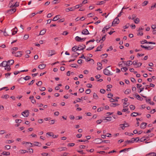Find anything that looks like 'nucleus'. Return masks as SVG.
<instances>
[{
  "label": "nucleus",
  "instance_id": "f257e3e1",
  "mask_svg": "<svg viewBox=\"0 0 156 156\" xmlns=\"http://www.w3.org/2000/svg\"><path fill=\"white\" fill-rule=\"evenodd\" d=\"M122 102H123V108L126 107L130 105V103L127 101H128V98H124V99L122 100Z\"/></svg>",
  "mask_w": 156,
  "mask_h": 156
},
{
  "label": "nucleus",
  "instance_id": "f03ea898",
  "mask_svg": "<svg viewBox=\"0 0 156 156\" xmlns=\"http://www.w3.org/2000/svg\"><path fill=\"white\" fill-rule=\"evenodd\" d=\"M133 65L135 66L136 65V67H139L142 65V63L141 62L138 63L137 60L134 61L133 62Z\"/></svg>",
  "mask_w": 156,
  "mask_h": 156
},
{
  "label": "nucleus",
  "instance_id": "7ed1b4c3",
  "mask_svg": "<svg viewBox=\"0 0 156 156\" xmlns=\"http://www.w3.org/2000/svg\"><path fill=\"white\" fill-rule=\"evenodd\" d=\"M103 72L106 75L109 76L112 75V73H111L110 71L107 68L104 69Z\"/></svg>",
  "mask_w": 156,
  "mask_h": 156
},
{
  "label": "nucleus",
  "instance_id": "20e7f679",
  "mask_svg": "<svg viewBox=\"0 0 156 156\" xmlns=\"http://www.w3.org/2000/svg\"><path fill=\"white\" fill-rule=\"evenodd\" d=\"M119 22V20L118 17H116L114 20L112 24V26H114V25L118 24Z\"/></svg>",
  "mask_w": 156,
  "mask_h": 156
},
{
  "label": "nucleus",
  "instance_id": "39448f33",
  "mask_svg": "<svg viewBox=\"0 0 156 156\" xmlns=\"http://www.w3.org/2000/svg\"><path fill=\"white\" fill-rule=\"evenodd\" d=\"M29 114V112L28 110H25L22 113V115L24 117H28Z\"/></svg>",
  "mask_w": 156,
  "mask_h": 156
},
{
  "label": "nucleus",
  "instance_id": "423d86ee",
  "mask_svg": "<svg viewBox=\"0 0 156 156\" xmlns=\"http://www.w3.org/2000/svg\"><path fill=\"white\" fill-rule=\"evenodd\" d=\"M46 134L50 136H52L53 138H56L58 136V135H55L53 134V133L52 132L47 133Z\"/></svg>",
  "mask_w": 156,
  "mask_h": 156
},
{
  "label": "nucleus",
  "instance_id": "0eeeda50",
  "mask_svg": "<svg viewBox=\"0 0 156 156\" xmlns=\"http://www.w3.org/2000/svg\"><path fill=\"white\" fill-rule=\"evenodd\" d=\"M48 57L51 56L55 54V51L54 50H49L48 51Z\"/></svg>",
  "mask_w": 156,
  "mask_h": 156
},
{
  "label": "nucleus",
  "instance_id": "6e6552de",
  "mask_svg": "<svg viewBox=\"0 0 156 156\" xmlns=\"http://www.w3.org/2000/svg\"><path fill=\"white\" fill-rule=\"evenodd\" d=\"M16 11V9L15 8H12L8 10L7 12L9 14H12L15 12Z\"/></svg>",
  "mask_w": 156,
  "mask_h": 156
},
{
  "label": "nucleus",
  "instance_id": "1a4fd4ad",
  "mask_svg": "<svg viewBox=\"0 0 156 156\" xmlns=\"http://www.w3.org/2000/svg\"><path fill=\"white\" fill-rule=\"evenodd\" d=\"M141 44H144V43H146V44H155V43L154 42H148L147 41L145 40L144 41H141Z\"/></svg>",
  "mask_w": 156,
  "mask_h": 156
},
{
  "label": "nucleus",
  "instance_id": "9d476101",
  "mask_svg": "<svg viewBox=\"0 0 156 156\" xmlns=\"http://www.w3.org/2000/svg\"><path fill=\"white\" fill-rule=\"evenodd\" d=\"M86 48V46L84 45H79V46L77 48L78 50H83L85 49Z\"/></svg>",
  "mask_w": 156,
  "mask_h": 156
},
{
  "label": "nucleus",
  "instance_id": "9b49d317",
  "mask_svg": "<svg viewBox=\"0 0 156 156\" xmlns=\"http://www.w3.org/2000/svg\"><path fill=\"white\" fill-rule=\"evenodd\" d=\"M83 34L87 35L89 34V32L87 29H85L83 30L81 32Z\"/></svg>",
  "mask_w": 156,
  "mask_h": 156
},
{
  "label": "nucleus",
  "instance_id": "f8f14e48",
  "mask_svg": "<svg viewBox=\"0 0 156 156\" xmlns=\"http://www.w3.org/2000/svg\"><path fill=\"white\" fill-rule=\"evenodd\" d=\"M22 51H19L16 53L15 56L17 57H20L22 55Z\"/></svg>",
  "mask_w": 156,
  "mask_h": 156
},
{
  "label": "nucleus",
  "instance_id": "ddd939ff",
  "mask_svg": "<svg viewBox=\"0 0 156 156\" xmlns=\"http://www.w3.org/2000/svg\"><path fill=\"white\" fill-rule=\"evenodd\" d=\"M146 101L147 103L148 102L149 104L152 105H154V103L153 102H152L151 101V100L150 98H146Z\"/></svg>",
  "mask_w": 156,
  "mask_h": 156
},
{
  "label": "nucleus",
  "instance_id": "4468645a",
  "mask_svg": "<svg viewBox=\"0 0 156 156\" xmlns=\"http://www.w3.org/2000/svg\"><path fill=\"white\" fill-rule=\"evenodd\" d=\"M147 123L145 122H142L140 125V127L141 129H144L146 127Z\"/></svg>",
  "mask_w": 156,
  "mask_h": 156
},
{
  "label": "nucleus",
  "instance_id": "2eb2a0df",
  "mask_svg": "<svg viewBox=\"0 0 156 156\" xmlns=\"http://www.w3.org/2000/svg\"><path fill=\"white\" fill-rule=\"evenodd\" d=\"M46 66V65L42 64L39 65L38 66V68L40 69H43Z\"/></svg>",
  "mask_w": 156,
  "mask_h": 156
},
{
  "label": "nucleus",
  "instance_id": "dca6fc26",
  "mask_svg": "<svg viewBox=\"0 0 156 156\" xmlns=\"http://www.w3.org/2000/svg\"><path fill=\"white\" fill-rule=\"evenodd\" d=\"M141 115V114H140L137 112H134L131 114V116L133 117H136L137 115Z\"/></svg>",
  "mask_w": 156,
  "mask_h": 156
},
{
  "label": "nucleus",
  "instance_id": "f3484780",
  "mask_svg": "<svg viewBox=\"0 0 156 156\" xmlns=\"http://www.w3.org/2000/svg\"><path fill=\"white\" fill-rule=\"evenodd\" d=\"M84 59L87 62L92 61V64H94V61L93 59H92L88 57H85V58H84Z\"/></svg>",
  "mask_w": 156,
  "mask_h": 156
},
{
  "label": "nucleus",
  "instance_id": "a211bd4d",
  "mask_svg": "<svg viewBox=\"0 0 156 156\" xmlns=\"http://www.w3.org/2000/svg\"><path fill=\"white\" fill-rule=\"evenodd\" d=\"M46 29H44L40 31L39 35H43L46 33Z\"/></svg>",
  "mask_w": 156,
  "mask_h": 156
},
{
  "label": "nucleus",
  "instance_id": "6ab92c4d",
  "mask_svg": "<svg viewBox=\"0 0 156 156\" xmlns=\"http://www.w3.org/2000/svg\"><path fill=\"white\" fill-rule=\"evenodd\" d=\"M74 10V7H71L70 8H66L65 9V11L66 12H69L70 11H73Z\"/></svg>",
  "mask_w": 156,
  "mask_h": 156
},
{
  "label": "nucleus",
  "instance_id": "aec40b11",
  "mask_svg": "<svg viewBox=\"0 0 156 156\" xmlns=\"http://www.w3.org/2000/svg\"><path fill=\"white\" fill-rule=\"evenodd\" d=\"M60 16L59 15H58L55 16L53 19L52 21H56L57 20H58L60 19Z\"/></svg>",
  "mask_w": 156,
  "mask_h": 156
},
{
  "label": "nucleus",
  "instance_id": "412c9836",
  "mask_svg": "<svg viewBox=\"0 0 156 156\" xmlns=\"http://www.w3.org/2000/svg\"><path fill=\"white\" fill-rule=\"evenodd\" d=\"M103 45V44H101L97 48V49L95 51H100L101 49L102 48Z\"/></svg>",
  "mask_w": 156,
  "mask_h": 156
},
{
  "label": "nucleus",
  "instance_id": "4be33fe9",
  "mask_svg": "<svg viewBox=\"0 0 156 156\" xmlns=\"http://www.w3.org/2000/svg\"><path fill=\"white\" fill-rule=\"evenodd\" d=\"M83 101V100L80 98H78V99L74 101L73 103L74 104H76L77 102H82Z\"/></svg>",
  "mask_w": 156,
  "mask_h": 156
},
{
  "label": "nucleus",
  "instance_id": "5701e85b",
  "mask_svg": "<svg viewBox=\"0 0 156 156\" xmlns=\"http://www.w3.org/2000/svg\"><path fill=\"white\" fill-rule=\"evenodd\" d=\"M5 68V70H7L8 71H9L11 69V68H10V66L8 64L7 66H6Z\"/></svg>",
  "mask_w": 156,
  "mask_h": 156
},
{
  "label": "nucleus",
  "instance_id": "b1692460",
  "mask_svg": "<svg viewBox=\"0 0 156 156\" xmlns=\"http://www.w3.org/2000/svg\"><path fill=\"white\" fill-rule=\"evenodd\" d=\"M119 126H126V127H128L129 126V124L128 123L126 122H124V124H120L119 125Z\"/></svg>",
  "mask_w": 156,
  "mask_h": 156
},
{
  "label": "nucleus",
  "instance_id": "393cba45",
  "mask_svg": "<svg viewBox=\"0 0 156 156\" xmlns=\"http://www.w3.org/2000/svg\"><path fill=\"white\" fill-rule=\"evenodd\" d=\"M1 154L5 155H9L10 154V153L9 152L3 151Z\"/></svg>",
  "mask_w": 156,
  "mask_h": 156
},
{
  "label": "nucleus",
  "instance_id": "a878e982",
  "mask_svg": "<svg viewBox=\"0 0 156 156\" xmlns=\"http://www.w3.org/2000/svg\"><path fill=\"white\" fill-rule=\"evenodd\" d=\"M34 143L35 144H34V146H38L39 147L41 146V143H39L38 142L35 141L34 142Z\"/></svg>",
  "mask_w": 156,
  "mask_h": 156
},
{
  "label": "nucleus",
  "instance_id": "bb28decb",
  "mask_svg": "<svg viewBox=\"0 0 156 156\" xmlns=\"http://www.w3.org/2000/svg\"><path fill=\"white\" fill-rule=\"evenodd\" d=\"M77 48L78 47L76 46H75L73 47L72 48V51H74V52H76V51L77 50H78Z\"/></svg>",
  "mask_w": 156,
  "mask_h": 156
},
{
  "label": "nucleus",
  "instance_id": "cd10ccee",
  "mask_svg": "<svg viewBox=\"0 0 156 156\" xmlns=\"http://www.w3.org/2000/svg\"><path fill=\"white\" fill-rule=\"evenodd\" d=\"M2 66L3 67H5L9 64L6 61H4L2 62Z\"/></svg>",
  "mask_w": 156,
  "mask_h": 156
},
{
  "label": "nucleus",
  "instance_id": "c85d7f7f",
  "mask_svg": "<svg viewBox=\"0 0 156 156\" xmlns=\"http://www.w3.org/2000/svg\"><path fill=\"white\" fill-rule=\"evenodd\" d=\"M7 62L8 64L12 65L14 63V61L13 60L11 59L8 61Z\"/></svg>",
  "mask_w": 156,
  "mask_h": 156
},
{
  "label": "nucleus",
  "instance_id": "c756f323",
  "mask_svg": "<svg viewBox=\"0 0 156 156\" xmlns=\"http://www.w3.org/2000/svg\"><path fill=\"white\" fill-rule=\"evenodd\" d=\"M132 148H126L123 149L122 150L120 151L119 153H121L123 152H124L125 151H128V150Z\"/></svg>",
  "mask_w": 156,
  "mask_h": 156
},
{
  "label": "nucleus",
  "instance_id": "7c9ffc66",
  "mask_svg": "<svg viewBox=\"0 0 156 156\" xmlns=\"http://www.w3.org/2000/svg\"><path fill=\"white\" fill-rule=\"evenodd\" d=\"M112 118L111 116L107 117L105 119V120H106L107 121H110L112 120Z\"/></svg>",
  "mask_w": 156,
  "mask_h": 156
},
{
  "label": "nucleus",
  "instance_id": "2f4dec72",
  "mask_svg": "<svg viewBox=\"0 0 156 156\" xmlns=\"http://www.w3.org/2000/svg\"><path fill=\"white\" fill-rule=\"evenodd\" d=\"M134 21L135 23L138 24L140 22V20L139 18H137L134 20Z\"/></svg>",
  "mask_w": 156,
  "mask_h": 156
},
{
  "label": "nucleus",
  "instance_id": "473e14b6",
  "mask_svg": "<svg viewBox=\"0 0 156 156\" xmlns=\"http://www.w3.org/2000/svg\"><path fill=\"white\" fill-rule=\"evenodd\" d=\"M130 92L131 90L130 89H127L125 90L124 93L125 94H128L130 93Z\"/></svg>",
  "mask_w": 156,
  "mask_h": 156
},
{
  "label": "nucleus",
  "instance_id": "72a5a7b5",
  "mask_svg": "<svg viewBox=\"0 0 156 156\" xmlns=\"http://www.w3.org/2000/svg\"><path fill=\"white\" fill-rule=\"evenodd\" d=\"M23 79L25 80H28L30 79V76H27L26 77H23Z\"/></svg>",
  "mask_w": 156,
  "mask_h": 156
},
{
  "label": "nucleus",
  "instance_id": "f704fd0d",
  "mask_svg": "<svg viewBox=\"0 0 156 156\" xmlns=\"http://www.w3.org/2000/svg\"><path fill=\"white\" fill-rule=\"evenodd\" d=\"M82 6V4H80V5H77L75 6V7H74V10L76 9L79 8L80 7H81Z\"/></svg>",
  "mask_w": 156,
  "mask_h": 156
},
{
  "label": "nucleus",
  "instance_id": "c9c22d12",
  "mask_svg": "<svg viewBox=\"0 0 156 156\" xmlns=\"http://www.w3.org/2000/svg\"><path fill=\"white\" fill-rule=\"evenodd\" d=\"M153 48L152 47H151V46H149L148 47L146 46L145 49L148 50H150L153 49Z\"/></svg>",
  "mask_w": 156,
  "mask_h": 156
},
{
  "label": "nucleus",
  "instance_id": "e433bc0d",
  "mask_svg": "<svg viewBox=\"0 0 156 156\" xmlns=\"http://www.w3.org/2000/svg\"><path fill=\"white\" fill-rule=\"evenodd\" d=\"M119 105V104H117L116 103H115L111 104L110 105V106L111 107H115L116 106H118V105Z\"/></svg>",
  "mask_w": 156,
  "mask_h": 156
},
{
  "label": "nucleus",
  "instance_id": "4c0bfd02",
  "mask_svg": "<svg viewBox=\"0 0 156 156\" xmlns=\"http://www.w3.org/2000/svg\"><path fill=\"white\" fill-rule=\"evenodd\" d=\"M42 82L41 81H38L36 84L38 86H41L42 85Z\"/></svg>",
  "mask_w": 156,
  "mask_h": 156
},
{
  "label": "nucleus",
  "instance_id": "58836bf2",
  "mask_svg": "<svg viewBox=\"0 0 156 156\" xmlns=\"http://www.w3.org/2000/svg\"><path fill=\"white\" fill-rule=\"evenodd\" d=\"M132 64H133V62H132L131 61H128L126 62V65L128 66H129Z\"/></svg>",
  "mask_w": 156,
  "mask_h": 156
},
{
  "label": "nucleus",
  "instance_id": "ea45409f",
  "mask_svg": "<svg viewBox=\"0 0 156 156\" xmlns=\"http://www.w3.org/2000/svg\"><path fill=\"white\" fill-rule=\"evenodd\" d=\"M75 39L76 41L80 42L81 38L78 36H76L75 37Z\"/></svg>",
  "mask_w": 156,
  "mask_h": 156
},
{
  "label": "nucleus",
  "instance_id": "a19ab883",
  "mask_svg": "<svg viewBox=\"0 0 156 156\" xmlns=\"http://www.w3.org/2000/svg\"><path fill=\"white\" fill-rule=\"evenodd\" d=\"M128 69L126 67H123L121 69V70L122 72H126Z\"/></svg>",
  "mask_w": 156,
  "mask_h": 156
},
{
  "label": "nucleus",
  "instance_id": "79ce46f5",
  "mask_svg": "<svg viewBox=\"0 0 156 156\" xmlns=\"http://www.w3.org/2000/svg\"><path fill=\"white\" fill-rule=\"evenodd\" d=\"M104 109V108L103 107H101L98 108L97 111L98 112H99L101 111H102Z\"/></svg>",
  "mask_w": 156,
  "mask_h": 156
},
{
  "label": "nucleus",
  "instance_id": "37998d69",
  "mask_svg": "<svg viewBox=\"0 0 156 156\" xmlns=\"http://www.w3.org/2000/svg\"><path fill=\"white\" fill-rule=\"evenodd\" d=\"M29 99L33 104L36 103V100L34 98H29Z\"/></svg>",
  "mask_w": 156,
  "mask_h": 156
},
{
  "label": "nucleus",
  "instance_id": "c03bdc74",
  "mask_svg": "<svg viewBox=\"0 0 156 156\" xmlns=\"http://www.w3.org/2000/svg\"><path fill=\"white\" fill-rule=\"evenodd\" d=\"M109 101L111 102L118 101V100L117 99H115L113 98H111V99H110Z\"/></svg>",
  "mask_w": 156,
  "mask_h": 156
},
{
  "label": "nucleus",
  "instance_id": "a18cd8bd",
  "mask_svg": "<svg viewBox=\"0 0 156 156\" xmlns=\"http://www.w3.org/2000/svg\"><path fill=\"white\" fill-rule=\"evenodd\" d=\"M15 122L17 123H20L22 122V120L21 119H16Z\"/></svg>",
  "mask_w": 156,
  "mask_h": 156
},
{
  "label": "nucleus",
  "instance_id": "49530a36",
  "mask_svg": "<svg viewBox=\"0 0 156 156\" xmlns=\"http://www.w3.org/2000/svg\"><path fill=\"white\" fill-rule=\"evenodd\" d=\"M102 142H104L106 143H110V141L109 140H102V142L99 143V144L101 143Z\"/></svg>",
  "mask_w": 156,
  "mask_h": 156
},
{
  "label": "nucleus",
  "instance_id": "de8ad7c7",
  "mask_svg": "<svg viewBox=\"0 0 156 156\" xmlns=\"http://www.w3.org/2000/svg\"><path fill=\"white\" fill-rule=\"evenodd\" d=\"M125 143H127L128 144L129 143H133L132 138L130 140H127L126 141H125Z\"/></svg>",
  "mask_w": 156,
  "mask_h": 156
},
{
  "label": "nucleus",
  "instance_id": "09e8293b",
  "mask_svg": "<svg viewBox=\"0 0 156 156\" xmlns=\"http://www.w3.org/2000/svg\"><path fill=\"white\" fill-rule=\"evenodd\" d=\"M79 55V54L77 52H76L75 53H73L72 55V56H75L76 57H77Z\"/></svg>",
  "mask_w": 156,
  "mask_h": 156
},
{
  "label": "nucleus",
  "instance_id": "8fccbe9b",
  "mask_svg": "<svg viewBox=\"0 0 156 156\" xmlns=\"http://www.w3.org/2000/svg\"><path fill=\"white\" fill-rule=\"evenodd\" d=\"M106 35L105 34V35H104L103 37H102V38L100 40L101 41H102L101 42V43H102V42L104 41L105 39V37L106 36Z\"/></svg>",
  "mask_w": 156,
  "mask_h": 156
},
{
  "label": "nucleus",
  "instance_id": "3c124183",
  "mask_svg": "<svg viewBox=\"0 0 156 156\" xmlns=\"http://www.w3.org/2000/svg\"><path fill=\"white\" fill-rule=\"evenodd\" d=\"M77 65L76 64H71L70 66L73 68H76Z\"/></svg>",
  "mask_w": 156,
  "mask_h": 156
},
{
  "label": "nucleus",
  "instance_id": "603ef678",
  "mask_svg": "<svg viewBox=\"0 0 156 156\" xmlns=\"http://www.w3.org/2000/svg\"><path fill=\"white\" fill-rule=\"evenodd\" d=\"M39 89L41 91H44L45 90L46 88L44 87H40Z\"/></svg>",
  "mask_w": 156,
  "mask_h": 156
},
{
  "label": "nucleus",
  "instance_id": "864d4df0",
  "mask_svg": "<svg viewBox=\"0 0 156 156\" xmlns=\"http://www.w3.org/2000/svg\"><path fill=\"white\" fill-rule=\"evenodd\" d=\"M129 107L131 109L134 110L135 108V106L133 105H131Z\"/></svg>",
  "mask_w": 156,
  "mask_h": 156
},
{
  "label": "nucleus",
  "instance_id": "5fc2aeb1",
  "mask_svg": "<svg viewBox=\"0 0 156 156\" xmlns=\"http://www.w3.org/2000/svg\"><path fill=\"white\" fill-rule=\"evenodd\" d=\"M148 2L147 1H145L143 2L142 5L143 6H145L148 4Z\"/></svg>",
  "mask_w": 156,
  "mask_h": 156
},
{
  "label": "nucleus",
  "instance_id": "6e6d98bb",
  "mask_svg": "<svg viewBox=\"0 0 156 156\" xmlns=\"http://www.w3.org/2000/svg\"><path fill=\"white\" fill-rule=\"evenodd\" d=\"M156 4H155L154 5L151 6V8L150 9V10H152L154 9L156 7Z\"/></svg>",
  "mask_w": 156,
  "mask_h": 156
},
{
  "label": "nucleus",
  "instance_id": "4d7b16f0",
  "mask_svg": "<svg viewBox=\"0 0 156 156\" xmlns=\"http://www.w3.org/2000/svg\"><path fill=\"white\" fill-rule=\"evenodd\" d=\"M90 89H87L85 91V93H86V94H89L90 93Z\"/></svg>",
  "mask_w": 156,
  "mask_h": 156
},
{
  "label": "nucleus",
  "instance_id": "13d9d810",
  "mask_svg": "<svg viewBox=\"0 0 156 156\" xmlns=\"http://www.w3.org/2000/svg\"><path fill=\"white\" fill-rule=\"evenodd\" d=\"M153 128L150 129L148 130L146 133H150L151 131H152L153 130Z\"/></svg>",
  "mask_w": 156,
  "mask_h": 156
},
{
  "label": "nucleus",
  "instance_id": "bf43d9fd",
  "mask_svg": "<svg viewBox=\"0 0 156 156\" xmlns=\"http://www.w3.org/2000/svg\"><path fill=\"white\" fill-rule=\"evenodd\" d=\"M28 37H29L28 35L26 34L24 36L23 38L25 40H27L28 38Z\"/></svg>",
  "mask_w": 156,
  "mask_h": 156
},
{
  "label": "nucleus",
  "instance_id": "052dcab7",
  "mask_svg": "<svg viewBox=\"0 0 156 156\" xmlns=\"http://www.w3.org/2000/svg\"><path fill=\"white\" fill-rule=\"evenodd\" d=\"M145 137H142L140 139V140L141 142H143V141H144L145 140H146V139L145 138H145Z\"/></svg>",
  "mask_w": 156,
  "mask_h": 156
},
{
  "label": "nucleus",
  "instance_id": "680f3d73",
  "mask_svg": "<svg viewBox=\"0 0 156 156\" xmlns=\"http://www.w3.org/2000/svg\"><path fill=\"white\" fill-rule=\"evenodd\" d=\"M108 98H112L113 96V95L110 93L108 94Z\"/></svg>",
  "mask_w": 156,
  "mask_h": 156
},
{
  "label": "nucleus",
  "instance_id": "e2e57ef3",
  "mask_svg": "<svg viewBox=\"0 0 156 156\" xmlns=\"http://www.w3.org/2000/svg\"><path fill=\"white\" fill-rule=\"evenodd\" d=\"M100 92L102 94H104L105 92V90L104 89H102L100 90Z\"/></svg>",
  "mask_w": 156,
  "mask_h": 156
},
{
  "label": "nucleus",
  "instance_id": "0e129e2a",
  "mask_svg": "<svg viewBox=\"0 0 156 156\" xmlns=\"http://www.w3.org/2000/svg\"><path fill=\"white\" fill-rule=\"evenodd\" d=\"M41 154L43 156H47L48 155V153H41Z\"/></svg>",
  "mask_w": 156,
  "mask_h": 156
},
{
  "label": "nucleus",
  "instance_id": "69168bd1",
  "mask_svg": "<svg viewBox=\"0 0 156 156\" xmlns=\"http://www.w3.org/2000/svg\"><path fill=\"white\" fill-rule=\"evenodd\" d=\"M75 145L74 143H69L68 144V146L72 147L73 146Z\"/></svg>",
  "mask_w": 156,
  "mask_h": 156
},
{
  "label": "nucleus",
  "instance_id": "338daca9",
  "mask_svg": "<svg viewBox=\"0 0 156 156\" xmlns=\"http://www.w3.org/2000/svg\"><path fill=\"white\" fill-rule=\"evenodd\" d=\"M129 26V24L128 23L126 25L124 26L123 28L124 29H126Z\"/></svg>",
  "mask_w": 156,
  "mask_h": 156
},
{
  "label": "nucleus",
  "instance_id": "774afa93",
  "mask_svg": "<svg viewBox=\"0 0 156 156\" xmlns=\"http://www.w3.org/2000/svg\"><path fill=\"white\" fill-rule=\"evenodd\" d=\"M5 147V149H6L7 150H9L10 148V146L9 145H6Z\"/></svg>",
  "mask_w": 156,
  "mask_h": 156
}]
</instances>
